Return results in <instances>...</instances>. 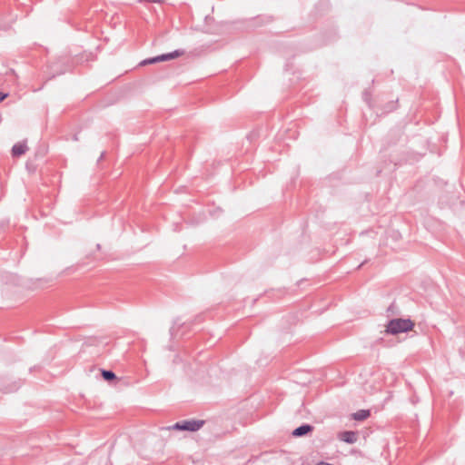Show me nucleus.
<instances>
[{
  "instance_id": "obj_1",
  "label": "nucleus",
  "mask_w": 465,
  "mask_h": 465,
  "mask_svg": "<svg viewBox=\"0 0 465 465\" xmlns=\"http://www.w3.org/2000/svg\"><path fill=\"white\" fill-rule=\"evenodd\" d=\"M414 322L410 319H393L388 322L385 327V332L396 335L401 332H407L413 329Z\"/></svg>"
},
{
  "instance_id": "obj_2",
  "label": "nucleus",
  "mask_w": 465,
  "mask_h": 465,
  "mask_svg": "<svg viewBox=\"0 0 465 465\" xmlns=\"http://www.w3.org/2000/svg\"><path fill=\"white\" fill-rule=\"evenodd\" d=\"M204 424V420H183L181 422H176L173 426L169 427L168 429L179 430H189V431H196L200 430Z\"/></svg>"
},
{
  "instance_id": "obj_3",
  "label": "nucleus",
  "mask_w": 465,
  "mask_h": 465,
  "mask_svg": "<svg viewBox=\"0 0 465 465\" xmlns=\"http://www.w3.org/2000/svg\"><path fill=\"white\" fill-rule=\"evenodd\" d=\"M399 107V98L392 99L381 105V114H387L396 111Z\"/></svg>"
},
{
  "instance_id": "obj_4",
  "label": "nucleus",
  "mask_w": 465,
  "mask_h": 465,
  "mask_svg": "<svg viewBox=\"0 0 465 465\" xmlns=\"http://www.w3.org/2000/svg\"><path fill=\"white\" fill-rule=\"evenodd\" d=\"M28 151L26 141L19 142L13 145L11 153L14 158L20 157Z\"/></svg>"
},
{
  "instance_id": "obj_5",
  "label": "nucleus",
  "mask_w": 465,
  "mask_h": 465,
  "mask_svg": "<svg viewBox=\"0 0 465 465\" xmlns=\"http://www.w3.org/2000/svg\"><path fill=\"white\" fill-rule=\"evenodd\" d=\"M339 439L347 443H354L358 439V435L354 431H342L338 435Z\"/></svg>"
},
{
  "instance_id": "obj_6",
  "label": "nucleus",
  "mask_w": 465,
  "mask_h": 465,
  "mask_svg": "<svg viewBox=\"0 0 465 465\" xmlns=\"http://www.w3.org/2000/svg\"><path fill=\"white\" fill-rule=\"evenodd\" d=\"M184 53H185L184 50L177 49V50H174L173 52L158 55L159 56V62H163V61H168V60H172V59L177 58L179 56L183 55Z\"/></svg>"
},
{
  "instance_id": "obj_7",
  "label": "nucleus",
  "mask_w": 465,
  "mask_h": 465,
  "mask_svg": "<svg viewBox=\"0 0 465 465\" xmlns=\"http://www.w3.org/2000/svg\"><path fill=\"white\" fill-rule=\"evenodd\" d=\"M312 430V427L311 425H302L292 431V435L294 437H300L305 435Z\"/></svg>"
},
{
  "instance_id": "obj_8",
  "label": "nucleus",
  "mask_w": 465,
  "mask_h": 465,
  "mask_svg": "<svg viewBox=\"0 0 465 465\" xmlns=\"http://www.w3.org/2000/svg\"><path fill=\"white\" fill-rule=\"evenodd\" d=\"M369 415H370L369 411L361 410V411L355 412L352 415V417L354 420H363L367 419L369 417Z\"/></svg>"
},
{
  "instance_id": "obj_9",
  "label": "nucleus",
  "mask_w": 465,
  "mask_h": 465,
  "mask_svg": "<svg viewBox=\"0 0 465 465\" xmlns=\"http://www.w3.org/2000/svg\"><path fill=\"white\" fill-rule=\"evenodd\" d=\"M158 62H159V56L157 55L155 57L148 58V59L142 61L140 63V65L152 64L158 63Z\"/></svg>"
},
{
  "instance_id": "obj_10",
  "label": "nucleus",
  "mask_w": 465,
  "mask_h": 465,
  "mask_svg": "<svg viewBox=\"0 0 465 465\" xmlns=\"http://www.w3.org/2000/svg\"><path fill=\"white\" fill-rule=\"evenodd\" d=\"M102 375H103L104 379H105L107 381L114 380L115 378L114 373L110 371H103Z\"/></svg>"
},
{
  "instance_id": "obj_11",
  "label": "nucleus",
  "mask_w": 465,
  "mask_h": 465,
  "mask_svg": "<svg viewBox=\"0 0 465 465\" xmlns=\"http://www.w3.org/2000/svg\"><path fill=\"white\" fill-rule=\"evenodd\" d=\"M363 96H364V101L368 104V105L370 107H371L372 106L371 105V94L370 93H368V92H365L363 94Z\"/></svg>"
},
{
  "instance_id": "obj_12",
  "label": "nucleus",
  "mask_w": 465,
  "mask_h": 465,
  "mask_svg": "<svg viewBox=\"0 0 465 465\" xmlns=\"http://www.w3.org/2000/svg\"><path fill=\"white\" fill-rule=\"evenodd\" d=\"M8 96L7 93L0 92V103L3 102Z\"/></svg>"
},
{
  "instance_id": "obj_13",
  "label": "nucleus",
  "mask_w": 465,
  "mask_h": 465,
  "mask_svg": "<svg viewBox=\"0 0 465 465\" xmlns=\"http://www.w3.org/2000/svg\"><path fill=\"white\" fill-rule=\"evenodd\" d=\"M150 2H153V3H160L161 0H150Z\"/></svg>"
}]
</instances>
